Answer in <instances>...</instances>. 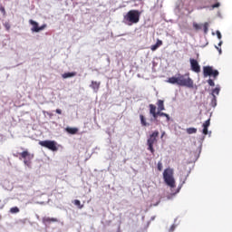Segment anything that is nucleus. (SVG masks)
Segmentation results:
<instances>
[{
    "mask_svg": "<svg viewBox=\"0 0 232 232\" xmlns=\"http://www.w3.org/2000/svg\"><path fill=\"white\" fill-rule=\"evenodd\" d=\"M29 24H32L31 31L35 32L38 34V32H42V30H44L46 28V24H44L43 25L39 26V24L34 20H29Z\"/></svg>",
    "mask_w": 232,
    "mask_h": 232,
    "instance_id": "nucleus-10",
    "label": "nucleus"
},
{
    "mask_svg": "<svg viewBox=\"0 0 232 232\" xmlns=\"http://www.w3.org/2000/svg\"><path fill=\"white\" fill-rule=\"evenodd\" d=\"M42 222H43V224H44L46 226L47 224H52L53 222H59V219H57V218L44 217L42 218Z\"/></svg>",
    "mask_w": 232,
    "mask_h": 232,
    "instance_id": "nucleus-12",
    "label": "nucleus"
},
{
    "mask_svg": "<svg viewBox=\"0 0 232 232\" xmlns=\"http://www.w3.org/2000/svg\"><path fill=\"white\" fill-rule=\"evenodd\" d=\"M140 121L143 128H146V126H150V123L146 121V117H144V115H140Z\"/></svg>",
    "mask_w": 232,
    "mask_h": 232,
    "instance_id": "nucleus-16",
    "label": "nucleus"
},
{
    "mask_svg": "<svg viewBox=\"0 0 232 232\" xmlns=\"http://www.w3.org/2000/svg\"><path fill=\"white\" fill-rule=\"evenodd\" d=\"M216 34L218 35V39H222V34H220V31H217Z\"/></svg>",
    "mask_w": 232,
    "mask_h": 232,
    "instance_id": "nucleus-33",
    "label": "nucleus"
},
{
    "mask_svg": "<svg viewBox=\"0 0 232 232\" xmlns=\"http://www.w3.org/2000/svg\"><path fill=\"white\" fill-rule=\"evenodd\" d=\"M220 93V87H216L214 90H212L211 95L212 97H217V95H219Z\"/></svg>",
    "mask_w": 232,
    "mask_h": 232,
    "instance_id": "nucleus-20",
    "label": "nucleus"
},
{
    "mask_svg": "<svg viewBox=\"0 0 232 232\" xmlns=\"http://www.w3.org/2000/svg\"><path fill=\"white\" fill-rule=\"evenodd\" d=\"M4 26H5V30H7V32L10 31V28H11L10 23L5 22L4 24Z\"/></svg>",
    "mask_w": 232,
    "mask_h": 232,
    "instance_id": "nucleus-27",
    "label": "nucleus"
},
{
    "mask_svg": "<svg viewBox=\"0 0 232 232\" xmlns=\"http://www.w3.org/2000/svg\"><path fill=\"white\" fill-rule=\"evenodd\" d=\"M210 124H211V120L210 119H208V120H207L204 123H203V135H208V129L209 128V126H210Z\"/></svg>",
    "mask_w": 232,
    "mask_h": 232,
    "instance_id": "nucleus-13",
    "label": "nucleus"
},
{
    "mask_svg": "<svg viewBox=\"0 0 232 232\" xmlns=\"http://www.w3.org/2000/svg\"><path fill=\"white\" fill-rule=\"evenodd\" d=\"M157 137H159V130H155L152 134L150 135V138L147 140L148 150L153 155L155 153V149L153 148L154 144H157Z\"/></svg>",
    "mask_w": 232,
    "mask_h": 232,
    "instance_id": "nucleus-5",
    "label": "nucleus"
},
{
    "mask_svg": "<svg viewBox=\"0 0 232 232\" xmlns=\"http://www.w3.org/2000/svg\"><path fill=\"white\" fill-rule=\"evenodd\" d=\"M90 88H92L95 92H99V89L101 88V82L92 81Z\"/></svg>",
    "mask_w": 232,
    "mask_h": 232,
    "instance_id": "nucleus-14",
    "label": "nucleus"
},
{
    "mask_svg": "<svg viewBox=\"0 0 232 232\" xmlns=\"http://www.w3.org/2000/svg\"><path fill=\"white\" fill-rule=\"evenodd\" d=\"M157 106L158 111H164V110H166V107H164V101L162 100H158Z\"/></svg>",
    "mask_w": 232,
    "mask_h": 232,
    "instance_id": "nucleus-15",
    "label": "nucleus"
},
{
    "mask_svg": "<svg viewBox=\"0 0 232 232\" xmlns=\"http://www.w3.org/2000/svg\"><path fill=\"white\" fill-rule=\"evenodd\" d=\"M186 184V179L183 180L182 184L178 188L177 191L174 193V195H177V193H179L180 191V189L182 188V185Z\"/></svg>",
    "mask_w": 232,
    "mask_h": 232,
    "instance_id": "nucleus-28",
    "label": "nucleus"
},
{
    "mask_svg": "<svg viewBox=\"0 0 232 232\" xmlns=\"http://www.w3.org/2000/svg\"><path fill=\"white\" fill-rule=\"evenodd\" d=\"M162 169V162L159 161L158 162V170L160 171Z\"/></svg>",
    "mask_w": 232,
    "mask_h": 232,
    "instance_id": "nucleus-32",
    "label": "nucleus"
},
{
    "mask_svg": "<svg viewBox=\"0 0 232 232\" xmlns=\"http://www.w3.org/2000/svg\"><path fill=\"white\" fill-rule=\"evenodd\" d=\"M39 145L43 146V148H47V150L51 151H57V150H59L57 148V142L54 140H42L39 141Z\"/></svg>",
    "mask_w": 232,
    "mask_h": 232,
    "instance_id": "nucleus-7",
    "label": "nucleus"
},
{
    "mask_svg": "<svg viewBox=\"0 0 232 232\" xmlns=\"http://www.w3.org/2000/svg\"><path fill=\"white\" fill-rule=\"evenodd\" d=\"M196 10H204V8H209L208 1L206 0H193L192 1Z\"/></svg>",
    "mask_w": 232,
    "mask_h": 232,
    "instance_id": "nucleus-9",
    "label": "nucleus"
},
{
    "mask_svg": "<svg viewBox=\"0 0 232 232\" xmlns=\"http://www.w3.org/2000/svg\"><path fill=\"white\" fill-rule=\"evenodd\" d=\"M140 11L139 10H130L125 15H123V23L128 26H133L140 21Z\"/></svg>",
    "mask_w": 232,
    "mask_h": 232,
    "instance_id": "nucleus-2",
    "label": "nucleus"
},
{
    "mask_svg": "<svg viewBox=\"0 0 232 232\" xmlns=\"http://www.w3.org/2000/svg\"><path fill=\"white\" fill-rule=\"evenodd\" d=\"M216 48H217V50L219 51V53H222V49H219L218 47H216Z\"/></svg>",
    "mask_w": 232,
    "mask_h": 232,
    "instance_id": "nucleus-37",
    "label": "nucleus"
},
{
    "mask_svg": "<svg viewBox=\"0 0 232 232\" xmlns=\"http://www.w3.org/2000/svg\"><path fill=\"white\" fill-rule=\"evenodd\" d=\"M220 44H222V42L219 43V46H220Z\"/></svg>",
    "mask_w": 232,
    "mask_h": 232,
    "instance_id": "nucleus-39",
    "label": "nucleus"
},
{
    "mask_svg": "<svg viewBox=\"0 0 232 232\" xmlns=\"http://www.w3.org/2000/svg\"><path fill=\"white\" fill-rule=\"evenodd\" d=\"M187 133L188 135H193V133H197V128H193V127L188 128L187 129Z\"/></svg>",
    "mask_w": 232,
    "mask_h": 232,
    "instance_id": "nucleus-22",
    "label": "nucleus"
},
{
    "mask_svg": "<svg viewBox=\"0 0 232 232\" xmlns=\"http://www.w3.org/2000/svg\"><path fill=\"white\" fill-rule=\"evenodd\" d=\"M173 169H166L163 171V179L165 184L170 188V189H173L174 188H177V184L175 181V177H173Z\"/></svg>",
    "mask_w": 232,
    "mask_h": 232,
    "instance_id": "nucleus-3",
    "label": "nucleus"
},
{
    "mask_svg": "<svg viewBox=\"0 0 232 232\" xmlns=\"http://www.w3.org/2000/svg\"><path fill=\"white\" fill-rule=\"evenodd\" d=\"M189 61L192 72H195V73H200V65L198 64V62L193 58H190Z\"/></svg>",
    "mask_w": 232,
    "mask_h": 232,
    "instance_id": "nucleus-11",
    "label": "nucleus"
},
{
    "mask_svg": "<svg viewBox=\"0 0 232 232\" xmlns=\"http://www.w3.org/2000/svg\"><path fill=\"white\" fill-rule=\"evenodd\" d=\"M19 155L21 159H24V164H25V166H30V164H32L30 160L34 159V154L28 152V150H24L23 152L19 153Z\"/></svg>",
    "mask_w": 232,
    "mask_h": 232,
    "instance_id": "nucleus-8",
    "label": "nucleus"
},
{
    "mask_svg": "<svg viewBox=\"0 0 232 232\" xmlns=\"http://www.w3.org/2000/svg\"><path fill=\"white\" fill-rule=\"evenodd\" d=\"M195 9H191L190 11H189V13H191V12H193Z\"/></svg>",
    "mask_w": 232,
    "mask_h": 232,
    "instance_id": "nucleus-38",
    "label": "nucleus"
},
{
    "mask_svg": "<svg viewBox=\"0 0 232 232\" xmlns=\"http://www.w3.org/2000/svg\"><path fill=\"white\" fill-rule=\"evenodd\" d=\"M164 134H165V132L162 133V136H163ZM162 136H161V137H162Z\"/></svg>",
    "mask_w": 232,
    "mask_h": 232,
    "instance_id": "nucleus-40",
    "label": "nucleus"
},
{
    "mask_svg": "<svg viewBox=\"0 0 232 232\" xmlns=\"http://www.w3.org/2000/svg\"><path fill=\"white\" fill-rule=\"evenodd\" d=\"M65 131H67V133H70L71 135H75L77 133V131H79V129L72 128V127H67L65 129Z\"/></svg>",
    "mask_w": 232,
    "mask_h": 232,
    "instance_id": "nucleus-18",
    "label": "nucleus"
},
{
    "mask_svg": "<svg viewBox=\"0 0 232 232\" xmlns=\"http://www.w3.org/2000/svg\"><path fill=\"white\" fill-rule=\"evenodd\" d=\"M166 82H169V84H178V86H185L186 88H193V81L189 75L179 73L177 77L172 76L169 78Z\"/></svg>",
    "mask_w": 232,
    "mask_h": 232,
    "instance_id": "nucleus-1",
    "label": "nucleus"
},
{
    "mask_svg": "<svg viewBox=\"0 0 232 232\" xmlns=\"http://www.w3.org/2000/svg\"><path fill=\"white\" fill-rule=\"evenodd\" d=\"M202 27H203L204 34H208V32H209V23L208 22L204 23Z\"/></svg>",
    "mask_w": 232,
    "mask_h": 232,
    "instance_id": "nucleus-21",
    "label": "nucleus"
},
{
    "mask_svg": "<svg viewBox=\"0 0 232 232\" xmlns=\"http://www.w3.org/2000/svg\"><path fill=\"white\" fill-rule=\"evenodd\" d=\"M208 86H215V82L213 81V79H208Z\"/></svg>",
    "mask_w": 232,
    "mask_h": 232,
    "instance_id": "nucleus-29",
    "label": "nucleus"
},
{
    "mask_svg": "<svg viewBox=\"0 0 232 232\" xmlns=\"http://www.w3.org/2000/svg\"><path fill=\"white\" fill-rule=\"evenodd\" d=\"M175 225H172L171 227H170V228H169V231L170 232H173V231H175Z\"/></svg>",
    "mask_w": 232,
    "mask_h": 232,
    "instance_id": "nucleus-35",
    "label": "nucleus"
},
{
    "mask_svg": "<svg viewBox=\"0 0 232 232\" xmlns=\"http://www.w3.org/2000/svg\"><path fill=\"white\" fill-rule=\"evenodd\" d=\"M10 213H12V214L19 213V208H17V207L11 208Z\"/></svg>",
    "mask_w": 232,
    "mask_h": 232,
    "instance_id": "nucleus-26",
    "label": "nucleus"
},
{
    "mask_svg": "<svg viewBox=\"0 0 232 232\" xmlns=\"http://www.w3.org/2000/svg\"><path fill=\"white\" fill-rule=\"evenodd\" d=\"M218 0H208V3H216L211 5V10H215V8H220V3L218 2Z\"/></svg>",
    "mask_w": 232,
    "mask_h": 232,
    "instance_id": "nucleus-19",
    "label": "nucleus"
},
{
    "mask_svg": "<svg viewBox=\"0 0 232 232\" xmlns=\"http://www.w3.org/2000/svg\"><path fill=\"white\" fill-rule=\"evenodd\" d=\"M159 46L156 44L150 46V50H152V52H155V50H157Z\"/></svg>",
    "mask_w": 232,
    "mask_h": 232,
    "instance_id": "nucleus-31",
    "label": "nucleus"
},
{
    "mask_svg": "<svg viewBox=\"0 0 232 232\" xmlns=\"http://www.w3.org/2000/svg\"><path fill=\"white\" fill-rule=\"evenodd\" d=\"M149 108H150V114L152 115L154 121H157L159 117H166L167 122H169L170 121L169 114L166 112H162V111H157V106H155V104H152V103L149 105Z\"/></svg>",
    "mask_w": 232,
    "mask_h": 232,
    "instance_id": "nucleus-4",
    "label": "nucleus"
},
{
    "mask_svg": "<svg viewBox=\"0 0 232 232\" xmlns=\"http://www.w3.org/2000/svg\"><path fill=\"white\" fill-rule=\"evenodd\" d=\"M56 113H58V115H61L63 113V111H61V109H56Z\"/></svg>",
    "mask_w": 232,
    "mask_h": 232,
    "instance_id": "nucleus-36",
    "label": "nucleus"
},
{
    "mask_svg": "<svg viewBox=\"0 0 232 232\" xmlns=\"http://www.w3.org/2000/svg\"><path fill=\"white\" fill-rule=\"evenodd\" d=\"M210 105L212 106V108H215L217 106V96H212Z\"/></svg>",
    "mask_w": 232,
    "mask_h": 232,
    "instance_id": "nucleus-25",
    "label": "nucleus"
},
{
    "mask_svg": "<svg viewBox=\"0 0 232 232\" xmlns=\"http://www.w3.org/2000/svg\"><path fill=\"white\" fill-rule=\"evenodd\" d=\"M193 28H194V30L198 32V30H202V24H197V23H193Z\"/></svg>",
    "mask_w": 232,
    "mask_h": 232,
    "instance_id": "nucleus-23",
    "label": "nucleus"
},
{
    "mask_svg": "<svg viewBox=\"0 0 232 232\" xmlns=\"http://www.w3.org/2000/svg\"><path fill=\"white\" fill-rule=\"evenodd\" d=\"M75 75H77V72H65L63 74H62L63 79H70L72 77H75Z\"/></svg>",
    "mask_w": 232,
    "mask_h": 232,
    "instance_id": "nucleus-17",
    "label": "nucleus"
},
{
    "mask_svg": "<svg viewBox=\"0 0 232 232\" xmlns=\"http://www.w3.org/2000/svg\"><path fill=\"white\" fill-rule=\"evenodd\" d=\"M219 72L218 70L213 69L211 66H204L203 67V76L204 77H213V79H217L218 77Z\"/></svg>",
    "mask_w": 232,
    "mask_h": 232,
    "instance_id": "nucleus-6",
    "label": "nucleus"
},
{
    "mask_svg": "<svg viewBox=\"0 0 232 232\" xmlns=\"http://www.w3.org/2000/svg\"><path fill=\"white\" fill-rule=\"evenodd\" d=\"M156 44H157L158 48H159L160 46H162V41H161V40H158L157 43H156Z\"/></svg>",
    "mask_w": 232,
    "mask_h": 232,
    "instance_id": "nucleus-34",
    "label": "nucleus"
},
{
    "mask_svg": "<svg viewBox=\"0 0 232 232\" xmlns=\"http://www.w3.org/2000/svg\"><path fill=\"white\" fill-rule=\"evenodd\" d=\"M73 204H74V206H78L79 209H82V208H84V205H81V200H79V199H75L73 201Z\"/></svg>",
    "mask_w": 232,
    "mask_h": 232,
    "instance_id": "nucleus-24",
    "label": "nucleus"
},
{
    "mask_svg": "<svg viewBox=\"0 0 232 232\" xmlns=\"http://www.w3.org/2000/svg\"><path fill=\"white\" fill-rule=\"evenodd\" d=\"M0 12L3 14V15H6V10L5 9L4 6L0 7Z\"/></svg>",
    "mask_w": 232,
    "mask_h": 232,
    "instance_id": "nucleus-30",
    "label": "nucleus"
}]
</instances>
